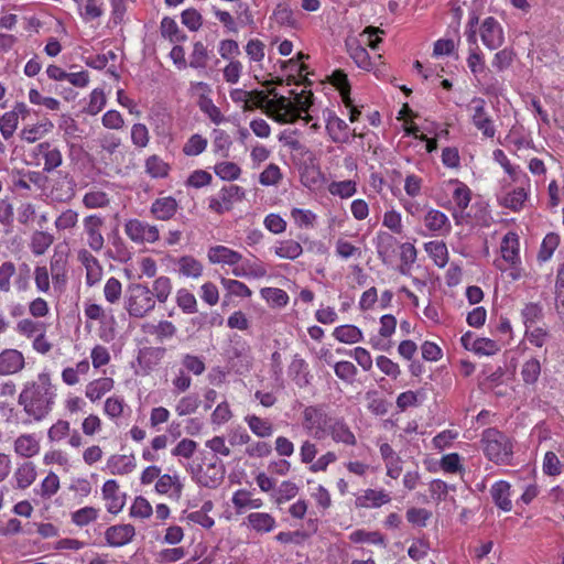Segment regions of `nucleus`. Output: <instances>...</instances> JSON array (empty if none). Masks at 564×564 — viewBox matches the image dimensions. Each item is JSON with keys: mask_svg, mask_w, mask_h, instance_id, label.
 I'll return each mask as SVG.
<instances>
[{"mask_svg": "<svg viewBox=\"0 0 564 564\" xmlns=\"http://www.w3.org/2000/svg\"><path fill=\"white\" fill-rule=\"evenodd\" d=\"M290 93L295 96V102L293 104L295 106V112L293 113V118H290V122H295L301 118L302 112L308 111L312 106L313 94L312 91L304 90L300 94H296L294 90H291Z\"/></svg>", "mask_w": 564, "mask_h": 564, "instance_id": "nucleus-39", "label": "nucleus"}, {"mask_svg": "<svg viewBox=\"0 0 564 564\" xmlns=\"http://www.w3.org/2000/svg\"><path fill=\"white\" fill-rule=\"evenodd\" d=\"M495 505L503 511L512 509L510 500V484L503 480L497 481L492 485L490 490Z\"/></svg>", "mask_w": 564, "mask_h": 564, "instance_id": "nucleus-17", "label": "nucleus"}, {"mask_svg": "<svg viewBox=\"0 0 564 564\" xmlns=\"http://www.w3.org/2000/svg\"><path fill=\"white\" fill-rule=\"evenodd\" d=\"M177 202L175 198L167 196L158 198L152 203L151 213L155 218L161 220L171 219L177 210Z\"/></svg>", "mask_w": 564, "mask_h": 564, "instance_id": "nucleus-16", "label": "nucleus"}, {"mask_svg": "<svg viewBox=\"0 0 564 564\" xmlns=\"http://www.w3.org/2000/svg\"><path fill=\"white\" fill-rule=\"evenodd\" d=\"M74 181L69 176L68 173H65L61 181H58L55 185L52 187V195L56 200L59 202H66L74 197L75 191H74Z\"/></svg>", "mask_w": 564, "mask_h": 564, "instance_id": "nucleus-22", "label": "nucleus"}, {"mask_svg": "<svg viewBox=\"0 0 564 564\" xmlns=\"http://www.w3.org/2000/svg\"><path fill=\"white\" fill-rule=\"evenodd\" d=\"M14 451L22 457H32L39 453L40 445L32 435L23 434L15 440Z\"/></svg>", "mask_w": 564, "mask_h": 564, "instance_id": "nucleus-27", "label": "nucleus"}, {"mask_svg": "<svg viewBox=\"0 0 564 564\" xmlns=\"http://www.w3.org/2000/svg\"><path fill=\"white\" fill-rule=\"evenodd\" d=\"M172 291V282L167 276H159L154 280L152 285L153 297L159 303H165Z\"/></svg>", "mask_w": 564, "mask_h": 564, "instance_id": "nucleus-38", "label": "nucleus"}, {"mask_svg": "<svg viewBox=\"0 0 564 564\" xmlns=\"http://www.w3.org/2000/svg\"><path fill=\"white\" fill-rule=\"evenodd\" d=\"M18 123L19 119L17 118L15 112L8 111L2 115L0 118V132L4 140H9L13 137Z\"/></svg>", "mask_w": 564, "mask_h": 564, "instance_id": "nucleus-52", "label": "nucleus"}, {"mask_svg": "<svg viewBox=\"0 0 564 564\" xmlns=\"http://www.w3.org/2000/svg\"><path fill=\"white\" fill-rule=\"evenodd\" d=\"M55 397L56 393L50 373L41 372L36 380L25 383L18 403L23 406L29 416L39 422L52 411Z\"/></svg>", "mask_w": 564, "mask_h": 564, "instance_id": "nucleus-1", "label": "nucleus"}, {"mask_svg": "<svg viewBox=\"0 0 564 564\" xmlns=\"http://www.w3.org/2000/svg\"><path fill=\"white\" fill-rule=\"evenodd\" d=\"M334 337L345 344H355L362 339L361 330L354 325H341L334 329Z\"/></svg>", "mask_w": 564, "mask_h": 564, "instance_id": "nucleus-33", "label": "nucleus"}, {"mask_svg": "<svg viewBox=\"0 0 564 564\" xmlns=\"http://www.w3.org/2000/svg\"><path fill=\"white\" fill-rule=\"evenodd\" d=\"M424 225L430 231L446 232L451 225L447 216L437 209L429 210L424 216Z\"/></svg>", "mask_w": 564, "mask_h": 564, "instance_id": "nucleus-19", "label": "nucleus"}, {"mask_svg": "<svg viewBox=\"0 0 564 564\" xmlns=\"http://www.w3.org/2000/svg\"><path fill=\"white\" fill-rule=\"evenodd\" d=\"M214 171L224 181H235L241 174V169L234 162H220L215 165Z\"/></svg>", "mask_w": 564, "mask_h": 564, "instance_id": "nucleus-45", "label": "nucleus"}, {"mask_svg": "<svg viewBox=\"0 0 564 564\" xmlns=\"http://www.w3.org/2000/svg\"><path fill=\"white\" fill-rule=\"evenodd\" d=\"M79 9L84 8L80 13L85 21H91L104 14V0H73Z\"/></svg>", "mask_w": 564, "mask_h": 564, "instance_id": "nucleus-29", "label": "nucleus"}, {"mask_svg": "<svg viewBox=\"0 0 564 564\" xmlns=\"http://www.w3.org/2000/svg\"><path fill=\"white\" fill-rule=\"evenodd\" d=\"M200 404V400L196 394L183 397L176 404V412L180 416L194 413Z\"/></svg>", "mask_w": 564, "mask_h": 564, "instance_id": "nucleus-58", "label": "nucleus"}, {"mask_svg": "<svg viewBox=\"0 0 564 564\" xmlns=\"http://www.w3.org/2000/svg\"><path fill=\"white\" fill-rule=\"evenodd\" d=\"M282 176L283 175L280 167L274 163H270L260 173L259 182L263 186L276 185L282 180Z\"/></svg>", "mask_w": 564, "mask_h": 564, "instance_id": "nucleus-53", "label": "nucleus"}, {"mask_svg": "<svg viewBox=\"0 0 564 564\" xmlns=\"http://www.w3.org/2000/svg\"><path fill=\"white\" fill-rule=\"evenodd\" d=\"M135 535V529L132 524H116L109 527L105 532V539L108 545L119 547L128 544Z\"/></svg>", "mask_w": 564, "mask_h": 564, "instance_id": "nucleus-11", "label": "nucleus"}, {"mask_svg": "<svg viewBox=\"0 0 564 564\" xmlns=\"http://www.w3.org/2000/svg\"><path fill=\"white\" fill-rule=\"evenodd\" d=\"M207 148V139L200 134H193L183 147V153L187 156H196Z\"/></svg>", "mask_w": 564, "mask_h": 564, "instance_id": "nucleus-47", "label": "nucleus"}, {"mask_svg": "<svg viewBox=\"0 0 564 564\" xmlns=\"http://www.w3.org/2000/svg\"><path fill=\"white\" fill-rule=\"evenodd\" d=\"M514 57L513 48L505 47L495 54L491 65L497 72H503L512 65Z\"/></svg>", "mask_w": 564, "mask_h": 564, "instance_id": "nucleus-43", "label": "nucleus"}, {"mask_svg": "<svg viewBox=\"0 0 564 564\" xmlns=\"http://www.w3.org/2000/svg\"><path fill=\"white\" fill-rule=\"evenodd\" d=\"M208 259L213 263L238 264L241 260V254L232 249H210Z\"/></svg>", "mask_w": 564, "mask_h": 564, "instance_id": "nucleus-34", "label": "nucleus"}, {"mask_svg": "<svg viewBox=\"0 0 564 564\" xmlns=\"http://www.w3.org/2000/svg\"><path fill=\"white\" fill-rule=\"evenodd\" d=\"M102 221L99 217L88 216L85 218V230L88 236V245L89 247H102L104 246V237H102Z\"/></svg>", "mask_w": 564, "mask_h": 564, "instance_id": "nucleus-18", "label": "nucleus"}, {"mask_svg": "<svg viewBox=\"0 0 564 564\" xmlns=\"http://www.w3.org/2000/svg\"><path fill=\"white\" fill-rule=\"evenodd\" d=\"M291 217L295 225L299 227H313L316 220V215L308 209L293 208L291 210Z\"/></svg>", "mask_w": 564, "mask_h": 564, "instance_id": "nucleus-62", "label": "nucleus"}, {"mask_svg": "<svg viewBox=\"0 0 564 564\" xmlns=\"http://www.w3.org/2000/svg\"><path fill=\"white\" fill-rule=\"evenodd\" d=\"M303 427L315 438H322L326 434L332 419L324 410V405H308L303 410Z\"/></svg>", "mask_w": 564, "mask_h": 564, "instance_id": "nucleus-5", "label": "nucleus"}, {"mask_svg": "<svg viewBox=\"0 0 564 564\" xmlns=\"http://www.w3.org/2000/svg\"><path fill=\"white\" fill-rule=\"evenodd\" d=\"M349 539L354 543L384 544V538L378 531L356 530L350 534Z\"/></svg>", "mask_w": 564, "mask_h": 564, "instance_id": "nucleus-50", "label": "nucleus"}, {"mask_svg": "<svg viewBox=\"0 0 564 564\" xmlns=\"http://www.w3.org/2000/svg\"><path fill=\"white\" fill-rule=\"evenodd\" d=\"M98 512L99 510L94 507H84L72 513V521L78 527H84L95 521Z\"/></svg>", "mask_w": 564, "mask_h": 564, "instance_id": "nucleus-54", "label": "nucleus"}, {"mask_svg": "<svg viewBox=\"0 0 564 564\" xmlns=\"http://www.w3.org/2000/svg\"><path fill=\"white\" fill-rule=\"evenodd\" d=\"M335 375L343 381L352 383L357 375L356 366L350 361H338L334 366Z\"/></svg>", "mask_w": 564, "mask_h": 564, "instance_id": "nucleus-57", "label": "nucleus"}, {"mask_svg": "<svg viewBox=\"0 0 564 564\" xmlns=\"http://www.w3.org/2000/svg\"><path fill=\"white\" fill-rule=\"evenodd\" d=\"M176 304L186 314L197 312V302L193 293L186 289H180L176 293Z\"/></svg>", "mask_w": 564, "mask_h": 564, "instance_id": "nucleus-46", "label": "nucleus"}, {"mask_svg": "<svg viewBox=\"0 0 564 564\" xmlns=\"http://www.w3.org/2000/svg\"><path fill=\"white\" fill-rule=\"evenodd\" d=\"M555 307L561 317H564V262L557 270L555 281Z\"/></svg>", "mask_w": 564, "mask_h": 564, "instance_id": "nucleus-49", "label": "nucleus"}, {"mask_svg": "<svg viewBox=\"0 0 564 564\" xmlns=\"http://www.w3.org/2000/svg\"><path fill=\"white\" fill-rule=\"evenodd\" d=\"M177 271L187 278H199L203 272L202 263L192 256H184L175 261Z\"/></svg>", "mask_w": 564, "mask_h": 564, "instance_id": "nucleus-24", "label": "nucleus"}, {"mask_svg": "<svg viewBox=\"0 0 564 564\" xmlns=\"http://www.w3.org/2000/svg\"><path fill=\"white\" fill-rule=\"evenodd\" d=\"M521 378L528 386L535 384L541 375V364L536 358L527 360L521 368Z\"/></svg>", "mask_w": 564, "mask_h": 564, "instance_id": "nucleus-37", "label": "nucleus"}, {"mask_svg": "<svg viewBox=\"0 0 564 564\" xmlns=\"http://www.w3.org/2000/svg\"><path fill=\"white\" fill-rule=\"evenodd\" d=\"M521 316L525 328H532L538 321L542 319L543 308L538 303H528L522 308Z\"/></svg>", "mask_w": 564, "mask_h": 564, "instance_id": "nucleus-40", "label": "nucleus"}, {"mask_svg": "<svg viewBox=\"0 0 564 564\" xmlns=\"http://www.w3.org/2000/svg\"><path fill=\"white\" fill-rule=\"evenodd\" d=\"M480 37L487 48L500 47L505 41L501 24L494 17L486 18L480 25Z\"/></svg>", "mask_w": 564, "mask_h": 564, "instance_id": "nucleus-7", "label": "nucleus"}, {"mask_svg": "<svg viewBox=\"0 0 564 564\" xmlns=\"http://www.w3.org/2000/svg\"><path fill=\"white\" fill-rule=\"evenodd\" d=\"M221 283L224 288L228 291V293L231 295L249 297L252 294L251 290L245 283L238 280L223 278Z\"/></svg>", "mask_w": 564, "mask_h": 564, "instance_id": "nucleus-64", "label": "nucleus"}, {"mask_svg": "<svg viewBox=\"0 0 564 564\" xmlns=\"http://www.w3.org/2000/svg\"><path fill=\"white\" fill-rule=\"evenodd\" d=\"M328 191L334 196H339L340 198H349L357 192V185L356 182L351 180L332 182L328 186Z\"/></svg>", "mask_w": 564, "mask_h": 564, "instance_id": "nucleus-41", "label": "nucleus"}, {"mask_svg": "<svg viewBox=\"0 0 564 564\" xmlns=\"http://www.w3.org/2000/svg\"><path fill=\"white\" fill-rule=\"evenodd\" d=\"M529 191L523 186H519L510 192H508L501 199L500 205L509 208L513 212H519L522 209L525 200L528 199Z\"/></svg>", "mask_w": 564, "mask_h": 564, "instance_id": "nucleus-20", "label": "nucleus"}, {"mask_svg": "<svg viewBox=\"0 0 564 564\" xmlns=\"http://www.w3.org/2000/svg\"><path fill=\"white\" fill-rule=\"evenodd\" d=\"M108 468L112 475H127L135 468L134 456L113 455L108 459Z\"/></svg>", "mask_w": 564, "mask_h": 564, "instance_id": "nucleus-21", "label": "nucleus"}, {"mask_svg": "<svg viewBox=\"0 0 564 564\" xmlns=\"http://www.w3.org/2000/svg\"><path fill=\"white\" fill-rule=\"evenodd\" d=\"M145 172L153 178H164L170 173L169 163L164 162L159 155L152 154L145 160Z\"/></svg>", "mask_w": 564, "mask_h": 564, "instance_id": "nucleus-28", "label": "nucleus"}, {"mask_svg": "<svg viewBox=\"0 0 564 564\" xmlns=\"http://www.w3.org/2000/svg\"><path fill=\"white\" fill-rule=\"evenodd\" d=\"M155 307L152 291L143 284L132 283L126 291V310L131 317L142 318Z\"/></svg>", "mask_w": 564, "mask_h": 564, "instance_id": "nucleus-3", "label": "nucleus"}, {"mask_svg": "<svg viewBox=\"0 0 564 564\" xmlns=\"http://www.w3.org/2000/svg\"><path fill=\"white\" fill-rule=\"evenodd\" d=\"M102 497L109 501L107 510L110 513L117 514L124 506V495L120 496L119 485L116 480L109 479L102 486Z\"/></svg>", "mask_w": 564, "mask_h": 564, "instance_id": "nucleus-12", "label": "nucleus"}, {"mask_svg": "<svg viewBox=\"0 0 564 564\" xmlns=\"http://www.w3.org/2000/svg\"><path fill=\"white\" fill-rule=\"evenodd\" d=\"M149 129L143 123H134L131 128V142L137 148H145L149 144Z\"/></svg>", "mask_w": 564, "mask_h": 564, "instance_id": "nucleus-59", "label": "nucleus"}, {"mask_svg": "<svg viewBox=\"0 0 564 564\" xmlns=\"http://www.w3.org/2000/svg\"><path fill=\"white\" fill-rule=\"evenodd\" d=\"M232 273L236 276H246V275H252L254 278H262L267 274L265 269L253 262L250 263L249 261L242 262L241 264L236 265L232 269Z\"/></svg>", "mask_w": 564, "mask_h": 564, "instance_id": "nucleus-48", "label": "nucleus"}, {"mask_svg": "<svg viewBox=\"0 0 564 564\" xmlns=\"http://www.w3.org/2000/svg\"><path fill=\"white\" fill-rule=\"evenodd\" d=\"M219 198L225 205L231 207L234 202H239L245 198V189L238 185L225 186L219 192Z\"/></svg>", "mask_w": 564, "mask_h": 564, "instance_id": "nucleus-56", "label": "nucleus"}, {"mask_svg": "<svg viewBox=\"0 0 564 564\" xmlns=\"http://www.w3.org/2000/svg\"><path fill=\"white\" fill-rule=\"evenodd\" d=\"M329 79L332 85L339 90L345 106H350V84L347 74L343 69H336L333 72Z\"/></svg>", "mask_w": 564, "mask_h": 564, "instance_id": "nucleus-30", "label": "nucleus"}, {"mask_svg": "<svg viewBox=\"0 0 564 564\" xmlns=\"http://www.w3.org/2000/svg\"><path fill=\"white\" fill-rule=\"evenodd\" d=\"M448 185L454 186L452 198L457 210L463 215L471 200V191L465 183L457 178L449 180Z\"/></svg>", "mask_w": 564, "mask_h": 564, "instance_id": "nucleus-15", "label": "nucleus"}, {"mask_svg": "<svg viewBox=\"0 0 564 564\" xmlns=\"http://www.w3.org/2000/svg\"><path fill=\"white\" fill-rule=\"evenodd\" d=\"M466 109L469 113L471 124L481 133L482 138H495L497 128L487 109L486 100L481 97H474L466 106Z\"/></svg>", "mask_w": 564, "mask_h": 564, "instance_id": "nucleus-4", "label": "nucleus"}, {"mask_svg": "<svg viewBox=\"0 0 564 564\" xmlns=\"http://www.w3.org/2000/svg\"><path fill=\"white\" fill-rule=\"evenodd\" d=\"M482 451L486 457L496 464H508L512 456L510 438L495 427L486 429L481 434Z\"/></svg>", "mask_w": 564, "mask_h": 564, "instance_id": "nucleus-2", "label": "nucleus"}, {"mask_svg": "<svg viewBox=\"0 0 564 564\" xmlns=\"http://www.w3.org/2000/svg\"><path fill=\"white\" fill-rule=\"evenodd\" d=\"M25 367L23 354L13 348L0 352V376L15 375Z\"/></svg>", "mask_w": 564, "mask_h": 564, "instance_id": "nucleus-10", "label": "nucleus"}, {"mask_svg": "<svg viewBox=\"0 0 564 564\" xmlns=\"http://www.w3.org/2000/svg\"><path fill=\"white\" fill-rule=\"evenodd\" d=\"M514 264H521L519 249H500V256L494 260V265L500 271H507Z\"/></svg>", "mask_w": 564, "mask_h": 564, "instance_id": "nucleus-35", "label": "nucleus"}, {"mask_svg": "<svg viewBox=\"0 0 564 564\" xmlns=\"http://www.w3.org/2000/svg\"><path fill=\"white\" fill-rule=\"evenodd\" d=\"M17 479V487L25 489L33 484L36 478L35 466L32 462L22 464L14 474Z\"/></svg>", "mask_w": 564, "mask_h": 564, "instance_id": "nucleus-32", "label": "nucleus"}, {"mask_svg": "<svg viewBox=\"0 0 564 564\" xmlns=\"http://www.w3.org/2000/svg\"><path fill=\"white\" fill-rule=\"evenodd\" d=\"M113 388V380L111 378H99L89 382L86 387V397L93 402L99 400L102 395Z\"/></svg>", "mask_w": 564, "mask_h": 564, "instance_id": "nucleus-26", "label": "nucleus"}, {"mask_svg": "<svg viewBox=\"0 0 564 564\" xmlns=\"http://www.w3.org/2000/svg\"><path fill=\"white\" fill-rule=\"evenodd\" d=\"M83 203L88 208H101L109 204V198L105 192L94 191L85 194Z\"/></svg>", "mask_w": 564, "mask_h": 564, "instance_id": "nucleus-63", "label": "nucleus"}, {"mask_svg": "<svg viewBox=\"0 0 564 564\" xmlns=\"http://www.w3.org/2000/svg\"><path fill=\"white\" fill-rule=\"evenodd\" d=\"M198 444L191 438H183L177 443V445L172 449V455L175 457H183L189 459L193 457L194 453L197 449Z\"/></svg>", "mask_w": 564, "mask_h": 564, "instance_id": "nucleus-61", "label": "nucleus"}, {"mask_svg": "<svg viewBox=\"0 0 564 564\" xmlns=\"http://www.w3.org/2000/svg\"><path fill=\"white\" fill-rule=\"evenodd\" d=\"M192 474L197 484L200 486L207 488H216L223 482L225 478L226 467L221 459L214 455L212 459L205 465V467L198 466L196 471L194 468H192Z\"/></svg>", "mask_w": 564, "mask_h": 564, "instance_id": "nucleus-6", "label": "nucleus"}, {"mask_svg": "<svg viewBox=\"0 0 564 564\" xmlns=\"http://www.w3.org/2000/svg\"><path fill=\"white\" fill-rule=\"evenodd\" d=\"M251 432L260 438L270 437L273 434V424L268 419L259 417L254 414L245 417Z\"/></svg>", "mask_w": 564, "mask_h": 564, "instance_id": "nucleus-25", "label": "nucleus"}, {"mask_svg": "<svg viewBox=\"0 0 564 564\" xmlns=\"http://www.w3.org/2000/svg\"><path fill=\"white\" fill-rule=\"evenodd\" d=\"M326 131L335 143H348L351 137H358L356 131L351 132L349 126L334 112H329L327 117Z\"/></svg>", "mask_w": 564, "mask_h": 564, "instance_id": "nucleus-9", "label": "nucleus"}, {"mask_svg": "<svg viewBox=\"0 0 564 564\" xmlns=\"http://www.w3.org/2000/svg\"><path fill=\"white\" fill-rule=\"evenodd\" d=\"M346 47L349 56L359 68L368 72L372 69V61L368 51L356 39L346 41Z\"/></svg>", "mask_w": 564, "mask_h": 564, "instance_id": "nucleus-14", "label": "nucleus"}, {"mask_svg": "<svg viewBox=\"0 0 564 564\" xmlns=\"http://www.w3.org/2000/svg\"><path fill=\"white\" fill-rule=\"evenodd\" d=\"M249 524L258 532H270L274 525V518L264 512H253L248 516Z\"/></svg>", "mask_w": 564, "mask_h": 564, "instance_id": "nucleus-36", "label": "nucleus"}, {"mask_svg": "<svg viewBox=\"0 0 564 564\" xmlns=\"http://www.w3.org/2000/svg\"><path fill=\"white\" fill-rule=\"evenodd\" d=\"M269 94L275 97V101H273L275 108L279 111H284V113L275 118L276 121L280 123L290 122V118H293V113L295 112V106L286 97L278 96L275 89H271Z\"/></svg>", "mask_w": 564, "mask_h": 564, "instance_id": "nucleus-31", "label": "nucleus"}, {"mask_svg": "<svg viewBox=\"0 0 564 564\" xmlns=\"http://www.w3.org/2000/svg\"><path fill=\"white\" fill-rule=\"evenodd\" d=\"M327 432L336 443H344L349 446H354L357 443L355 434L351 432L344 419H336L332 421Z\"/></svg>", "mask_w": 564, "mask_h": 564, "instance_id": "nucleus-13", "label": "nucleus"}, {"mask_svg": "<svg viewBox=\"0 0 564 564\" xmlns=\"http://www.w3.org/2000/svg\"><path fill=\"white\" fill-rule=\"evenodd\" d=\"M199 108L215 124H219L225 121V117L220 109L213 102L210 98L202 97L199 101Z\"/></svg>", "mask_w": 564, "mask_h": 564, "instance_id": "nucleus-55", "label": "nucleus"}, {"mask_svg": "<svg viewBox=\"0 0 564 564\" xmlns=\"http://www.w3.org/2000/svg\"><path fill=\"white\" fill-rule=\"evenodd\" d=\"M209 55L207 47L202 42H195L191 54L189 67L195 69L206 68Z\"/></svg>", "mask_w": 564, "mask_h": 564, "instance_id": "nucleus-42", "label": "nucleus"}, {"mask_svg": "<svg viewBox=\"0 0 564 564\" xmlns=\"http://www.w3.org/2000/svg\"><path fill=\"white\" fill-rule=\"evenodd\" d=\"M126 232L137 243H153L159 239V230L138 219L129 220L126 225Z\"/></svg>", "mask_w": 564, "mask_h": 564, "instance_id": "nucleus-8", "label": "nucleus"}, {"mask_svg": "<svg viewBox=\"0 0 564 564\" xmlns=\"http://www.w3.org/2000/svg\"><path fill=\"white\" fill-rule=\"evenodd\" d=\"M161 35L172 43H181L187 40L186 34L180 30L174 19L164 17L160 26Z\"/></svg>", "mask_w": 564, "mask_h": 564, "instance_id": "nucleus-23", "label": "nucleus"}, {"mask_svg": "<svg viewBox=\"0 0 564 564\" xmlns=\"http://www.w3.org/2000/svg\"><path fill=\"white\" fill-rule=\"evenodd\" d=\"M245 453L250 458H263L272 453V446L268 442L257 441L250 443Z\"/></svg>", "mask_w": 564, "mask_h": 564, "instance_id": "nucleus-60", "label": "nucleus"}, {"mask_svg": "<svg viewBox=\"0 0 564 564\" xmlns=\"http://www.w3.org/2000/svg\"><path fill=\"white\" fill-rule=\"evenodd\" d=\"M261 295L268 303L278 307H283L289 302L288 293L278 288H263Z\"/></svg>", "mask_w": 564, "mask_h": 564, "instance_id": "nucleus-44", "label": "nucleus"}, {"mask_svg": "<svg viewBox=\"0 0 564 564\" xmlns=\"http://www.w3.org/2000/svg\"><path fill=\"white\" fill-rule=\"evenodd\" d=\"M471 350L478 355L490 356L498 352L500 347L495 340L490 338L479 337L473 341Z\"/></svg>", "mask_w": 564, "mask_h": 564, "instance_id": "nucleus-51", "label": "nucleus"}]
</instances>
